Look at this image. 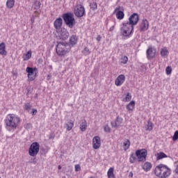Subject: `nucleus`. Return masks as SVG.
Instances as JSON below:
<instances>
[{
    "instance_id": "obj_1",
    "label": "nucleus",
    "mask_w": 178,
    "mask_h": 178,
    "mask_svg": "<svg viewBox=\"0 0 178 178\" xmlns=\"http://www.w3.org/2000/svg\"><path fill=\"white\" fill-rule=\"evenodd\" d=\"M4 122L6 129L8 131H12V130H15L17 126H19V123H20V118L16 116L15 114H9L7 115Z\"/></svg>"
},
{
    "instance_id": "obj_2",
    "label": "nucleus",
    "mask_w": 178,
    "mask_h": 178,
    "mask_svg": "<svg viewBox=\"0 0 178 178\" xmlns=\"http://www.w3.org/2000/svg\"><path fill=\"white\" fill-rule=\"evenodd\" d=\"M154 174L159 178H168L172 175V170L165 164H159L155 168Z\"/></svg>"
},
{
    "instance_id": "obj_3",
    "label": "nucleus",
    "mask_w": 178,
    "mask_h": 178,
    "mask_svg": "<svg viewBox=\"0 0 178 178\" xmlns=\"http://www.w3.org/2000/svg\"><path fill=\"white\" fill-rule=\"evenodd\" d=\"M70 46L66 42H59L57 41V44L56 46V52L58 56H65L67 54L70 52Z\"/></svg>"
},
{
    "instance_id": "obj_4",
    "label": "nucleus",
    "mask_w": 178,
    "mask_h": 178,
    "mask_svg": "<svg viewBox=\"0 0 178 178\" xmlns=\"http://www.w3.org/2000/svg\"><path fill=\"white\" fill-rule=\"evenodd\" d=\"M63 20L65 24L70 29H73L76 26V19H74V15L72 13H66L62 15Z\"/></svg>"
},
{
    "instance_id": "obj_5",
    "label": "nucleus",
    "mask_w": 178,
    "mask_h": 178,
    "mask_svg": "<svg viewBox=\"0 0 178 178\" xmlns=\"http://www.w3.org/2000/svg\"><path fill=\"white\" fill-rule=\"evenodd\" d=\"M134 31V26L127 22L122 23V26L120 28V33L123 37H130L133 34Z\"/></svg>"
},
{
    "instance_id": "obj_6",
    "label": "nucleus",
    "mask_w": 178,
    "mask_h": 178,
    "mask_svg": "<svg viewBox=\"0 0 178 178\" xmlns=\"http://www.w3.org/2000/svg\"><path fill=\"white\" fill-rule=\"evenodd\" d=\"M40 152V143L33 142L29 149V154L30 156H37Z\"/></svg>"
},
{
    "instance_id": "obj_7",
    "label": "nucleus",
    "mask_w": 178,
    "mask_h": 178,
    "mask_svg": "<svg viewBox=\"0 0 178 178\" xmlns=\"http://www.w3.org/2000/svg\"><path fill=\"white\" fill-rule=\"evenodd\" d=\"M74 13L76 17H83L86 16V8L81 4H77L74 10Z\"/></svg>"
},
{
    "instance_id": "obj_8",
    "label": "nucleus",
    "mask_w": 178,
    "mask_h": 178,
    "mask_svg": "<svg viewBox=\"0 0 178 178\" xmlns=\"http://www.w3.org/2000/svg\"><path fill=\"white\" fill-rule=\"evenodd\" d=\"M136 154L138 162H143V161H145V159L147 158V149H138L136 151Z\"/></svg>"
},
{
    "instance_id": "obj_9",
    "label": "nucleus",
    "mask_w": 178,
    "mask_h": 178,
    "mask_svg": "<svg viewBox=\"0 0 178 178\" xmlns=\"http://www.w3.org/2000/svg\"><path fill=\"white\" fill-rule=\"evenodd\" d=\"M138 20H140V17H138V14L134 13L129 17V22H127L128 24H131V26H136L137 23H138Z\"/></svg>"
},
{
    "instance_id": "obj_10",
    "label": "nucleus",
    "mask_w": 178,
    "mask_h": 178,
    "mask_svg": "<svg viewBox=\"0 0 178 178\" xmlns=\"http://www.w3.org/2000/svg\"><path fill=\"white\" fill-rule=\"evenodd\" d=\"M146 55L147 59L149 60L154 59L156 55V49L152 47V46H149L148 49L146 51Z\"/></svg>"
},
{
    "instance_id": "obj_11",
    "label": "nucleus",
    "mask_w": 178,
    "mask_h": 178,
    "mask_svg": "<svg viewBox=\"0 0 178 178\" xmlns=\"http://www.w3.org/2000/svg\"><path fill=\"white\" fill-rule=\"evenodd\" d=\"M121 8L122 7L118 6L115 8V9L113 11V15H115L118 20H123V19H124V12L123 11V10H120Z\"/></svg>"
},
{
    "instance_id": "obj_12",
    "label": "nucleus",
    "mask_w": 178,
    "mask_h": 178,
    "mask_svg": "<svg viewBox=\"0 0 178 178\" xmlns=\"http://www.w3.org/2000/svg\"><path fill=\"white\" fill-rule=\"evenodd\" d=\"M26 72L28 74V79L29 81H30V77H32L34 76L35 73H38V69L37 67H27L26 69Z\"/></svg>"
},
{
    "instance_id": "obj_13",
    "label": "nucleus",
    "mask_w": 178,
    "mask_h": 178,
    "mask_svg": "<svg viewBox=\"0 0 178 178\" xmlns=\"http://www.w3.org/2000/svg\"><path fill=\"white\" fill-rule=\"evenodd\" d=\"M77 42H79V36L76 35H72L67 44L70 45V48L72 49V47L76 45Z\"/></svg>"
},
{
    "instance_id": "obj_14",
    "label": "nucleus",
    "mask_w": 178,
    "mask_h": 178,
    "mask_svg": "<svg viewBox=\"0 0 178 178\" xmlns=\"http://www.w3.org/2000/svg\"><path fill=\"white\" fill-rule=\"evenodd\" d=\"M92 147L94 149H99L101 147V138L95 136L92 139Z\"/></svg>"
},
{
    "instance_id": "obj_15",
    "label": "nucleus",
    "mask_w": 178,
    "mask_h": 178,
    "mask_svg": "<svg viewBox=\"0 0 178 178\" xmlns=\"http://www.w3.org/2000/svg\"><path fill=\"white\" fill-rule=\"evenodd\" d=\"M122 123H123V118L120 116H117L114 122H111V124L113 128L114 127V129H118V127H120V124H122Z\"/></svg>"
},
{
    "instance_id": "obj_16",
    "label": "nucleus",
    "mask_w": 178,
    "mask_h": 178,
    "mask_svg": "<svg viewBox=\"0 0 178 178\" xmlns=\"http://www.w3.org/2000/svg\"><path fill=\"white\" fill-rule=\"evenodd\" d=\"M126 81V76L123 74L119 75L115 80V84L117 87H120L123 83Z\"/></svg>"
},
{
    "instance_id": "obj_17",
    "label": "nucleus",
    "mask_w": 178,
    "mask_h": 178,
    "mask_svg": "<svg viewBox=\"0 0 178 178\" xmlns=\"http://www.w3.org/2000/svg\"><path fill=\"white\" fill-rule=\"evenodd\" d=\"M63 24V19H62L61 17H58L56 19V20L54 22V29L56 30H60L62 29V26Z\"/></svg>"
},
{
    "instance_id": "obj_18",
    "label": "nucleus",
    "mask_w": 178,
    "mask_h": 178,
    "mask_svg": "<svg viewBox=\"0 0 178 178\" xmlns=\"http://www.w3.org/2000/svg\"><path fill=\"white\" fill-rule=\"evenodd\" d=\"M60 40H63V41L67 40L69 38V32L65 29H61L60 35L58 36Z\"/></svg>"
},
{
    "instance_id": "obj_19",
    "label": "nucleus",
    "mask_w": 178,
    "mask_h": 178,
    "mask_svg": "<svg viewBox=\"0 0 178 178\" xmlns=\"http://www.w3.org/2000/svg\"><path fill=\"white\" fill-rule=\"evenodd\" d=\"M149 26V23L148 22V20L143 19L140 24V31H147L148 30Z\"/></svg>"
},
{
    "instance_id": "obj_20",
    "label": "nucleus",
    "mask_w": 178,
    "mask_h": 178,
    "mask_svg": "<svg viewBox=\"0 0 178 178\" xmlns=\"http://www.w3.org/2000/svg\"><path fill=\"white\" fill-rule=\"evenodd\" d=\"M8 54V51H6V44H5V42H1L0 44V55H4L6 56Z\"/></svg>"
},
{
    "instance_id": "obj_21",
    "label": "nucleus",
    "mask_w": 178,
    "mask_h": 178,
    "mask_svg": "<svg viewBox=\"0 0 178 178\" xmlns=\"http://www.w3.org/2000/svg\"><path fill=\"white\" fill-rule=\"evenodd\" d=\"M152 168V164L149 162H146L143 165V169L145 170V172H149Z\"/></svg>"
},
{
    "instance_id": "obj_22",
    "label": "nucleus",
    "mask_w": 178,
    "mask_h": 178,
    "mask_svg": "<svg viewBox=\"0 0 178 178\" xmlns=\"http://www.w3.org/2000/svg\"><path fill=\"white\" fill-rule=\"evenodd\" d=\"M65 126L67 131H70V130H72L74 126V122H73V120H70L67 122Z\"/></svg>"
},
{
    "instance_id": "obj_23",
    "label": "nucleus",
    "mask_w": 178,
    "mask_h": 178,
    "mask_svg": "<svg viewBox=\"0 0 178 178\" xmlns=\"http://www.w3.org/2000/svg\"><path fill=\"white\" fill-rule=\"evenodd\" d=\"M154 129V123L151 122V120H149L147 122V124L145 126V130L146 131H151Z\"/></svg>"
},
{
    "instance_id": "obj_24",
    "label": "nucleus",
    "mask_w": 178,
    "mask_h": 178,
    "mask_svg": "<svg viewBox=\"0 0 178 178\" xmlns=\"http://www.w3.org/2000/svg\"><path fill=\"white\" fill-rule=\"evenodd\" d=\"M160 54H161V56H162V58H165V56H168V55L169 54V51L168 50V48L164 47L161 49L160 51Z\"/></svg>"
},
{
    "instance_id": "obj_25",
    "label": "nucleus",
    "mask_w": 178,
    "mask_h": 178,
    "mask_svg": "<svg viewBox=\"0 0 178 178\" xmlns=\"http://www.w3.org/2000/svg\"><path fill=\"white\" fill-rule=\"evenodd\" d=\"M134 106H136V102L132 100L127 105L126 108L128 111H133Z\"/></svg>"
},
{
    "instance_id": "obj_26",
    "label": "nucleus",
    "mask_w": 178,
    "mask_h": 178,
    "mask_svg": "<svg viewBox=\"0 0 178 178\" xmlns=\"http://www.w3.org/2000/svg\"><path fill=\"white\" fill-rule=\"evenodd\" d=\"M163 158H168V155L163 152L157 153L156 161H161V159H163Z\"/></svg>"
},
{
    "instance_id": "obj_27",
    "label": "nucleus",
    "mask_w": 178,
    "mask_h": 178,
    "mask_svg": "<svg viewBox=\"0 0 178 178\" xmlns=\"http://www.w3.org/2000/svg\"><path fill=\"white\" fill-rule=\"evenodd\" d=\"M80 129L81 131H86L87 130V121L86 120L81 121Z\"/></svg>"
},
{
    "instance_id": "obj_28",
    "label": "nucleus",
    "mask_w": 178,
    "mask_h": 178,
    "mask_svg": "<svg viewBox=\"0 0 178 178\" xmlns=\"http://www.w3.org/2000/svg\"><path fill=\"white\" fill-rule=\"evenodd\" d=\"M130 140L127 139L124 141L123 143V148L124 149V151H127V149H129V148H130Z\"/></svg>"
},
{
    "instance_id": "obj_29",
    "label": "nucleus",
    "mask_w": 178,
    "mask_h": 178,
    "mask_svg": "<svg viewBox=\"0 0 178 178\" xmlns=\"http://www.w3.org/2000/svg\"><path fill=\"white\" fill-rule=\"evenodd\" d=\"M137 161L136 153H131L129 157L130 163H134Z\"/></svg>"
},
{
    "instance_id": "obj_30",
    "label": "nucleus",
    "mask_w": 178,
    "mask_h": 178,
    "mask_svg": "<svg viewBox=\"0 0 178 178\" xmlns=\"http://www.w3.org/2000/svg\"><path fill=\"white\" fill-rule=\"evenodd\" d=\"M15 6V0H7L6 1V7L8 9H12Z\"/></svg>"
},
{
    "instance_id": "obj_31",
    "label": "nucleus",
    "mask_w": 178,
    "mask_h": 178,
    "mask_svg": "<svg viewBox=\"0 0 178 178\" xmlns=\"http://www.w3.org/2000/svg\"><path fill=\"white\" fill-rule=\"evenodd\" d=\"M31 108H32V106L29 102L25 103L23 106V108L24 109V111H26V112H30V111H31Z\"/></svg>"
},
{
    "instance_id": "obj_32",
    "label": "nucleus",
    "mask_w": 178,
    "mask_h": 178,
    "mask_svg": "<svg viewBox=\"0 0 178 178\" xmlns=\"http://www.w3.org/2000/svg\"><path fill=\"white\" fill-rule=\"evenodd\" d=\"M82 54L83 55H85V56H87L90 55V54H91V51H90V49H88V47H85L82 50Z\"/></svg>"
},
{
    "instance_id": "obj_33",
    "label": "nucleus",
    "mask_w": 178,
    "mask_h": 178,
    "mask_svg": "<svg viewBox=\"0 0 178 178\" xmlns=\"http://www.w3.org/2000/svg\"><path fill=\"white\" fill-rule=\"evenodd\" d=\"M121 63L126 65L129 62V58L127 56H122L120 58Z\"/></svg>"
},
{
    "instance_id": "obj_34",
    "label": "nucleus",
    "mask_w": 178,
    "mask_h": 178,
    "mask_svg": "<svg viewBox=\"0 0 178 178\" xmlns=\"http://www.w3.org/2000/svg\"><path fill=\"white\" fill-rule=\"evenodd\" d=\"M90 7L92 10H97L98 8V4H97V2H92L90 4Z\"/></svg>"
},
{
    "instance_id": "obj_35",
    "label": "nucleus",
    "mask_w": 178,
    "mask_h": 178,
    "mask_svg": "<svg viewBox=\"0 0 178 178\" xmlns=\"http://www.w3.org/2000/svg\"><path fill=\"white\" fill-rule=\"evenodd\" d=\"M124 102H129V101H131V94L130 92H127L125 98L123 99Z\"/></svg>"
},
{
    "instance_id": "obj_36",
    "label": "nucleus",
    "mask_w": 178,
    "mask_h": 178,
    "mask_svg": "<svg viewBox=\"0 0 178 178\" xmlns=\"http://www.w3.org/2000/svg\"><path fill=\"white\" fill-rule=\"evenodd\" d=\"M115 169L113 168H110L109 170L107 172V176L108 177H111V176H113V172Z\"/></svg>"
},
{
    "instance_id": "obj_37",
    "label": "nucleus",
    "mask_w": 178,
    "mask_h": 178,
    "mask_svg": "<svg viewBox=\"0 0 178 178\" xmlns=\"http://www.w3.org/2000/svg\"><path fill=\"white\" fill-rule=\"evenodd\" d=\"M26 58L24 60H29L31 58V50H29L25 55Z\"/></svg>"
},
{
    "instance_id": "obj_38",
    "label": "nucleus",
    "mask_w": 178,
    "mask_h": 178,
    "mask_svg": "<svg viewBox=\"0 0 178 178\" xmlns=\"http://www.w3.org/2000/svg\"><path fill=\"white\" fill-rule=\"evenodd\" d=\"M34 5L35 9H40L41 8V2L40 1H35Z\"/></svg>"
},
{
    "instance_id": "obj_39",
    "label": "nucleus",
    "mask_w": 178,
    "mask_h": 178,
    "mask_svg": "<svg viewBox=\"0 0 178 178\" xmlns=\"http://www.w3.org/2000/svg\"><path fill=\"white\" fill-rule=\"evenodd\" d=\"M165 73L166 74H172V67L168 66L165 69Z\"/></svg>"
},
{
    "instance_id": "obj_40",
    "label": "nucleus",
    "mask_w": 178,
    "mask_h": 178,
    "mask_svg": "<svg viewBox=\"0 0 178 178\" xmlns=\"http://www.w3.org/2000/svg\"><path fill=\"white\" fill-rule=\"evenodd\" d=\"M104 130L105 133H110L111 132V127L108 124H106L104 127Z\"/></svg>"
},
{
    "instance_id": "obj_41",
    "label": "nucleus",
    "mask_w": 178,
    "mask_h": 178,
    "mask_svg": "<svg viewBox=\"0 0 178 178\" xmlns=\"http://www.w3.org/2000/svg\"><path fill=\"white\" fill-rule=\"evenodd\" d=\"M177 140H178V131H176L174 133V135L172 136V140L173 141H177Z\"/></svg>"
},
{
    "instance_id": "obj_42",
    "label": "nucleus",
    "mask_w": 178,
    "mask_h": 178,
    "mask_svg": "<svg viewBox=\"0 0 178 178\" xmlns=\"http://www.w3.org/2000/svg\"><path fill=\"white\" fill-rule=\"evenodd\" d=\"M37 73L38 72H35V74L32 75L31 77H30L29 81H34V80H35V79L37 78Z\"/></svg>"
},
{
    "instance_id": "obj_43",
    "label": "nucleus",
    "mask_w": 178,
    "mask_h": 178,
    "mask_svg": "<svg viewBox=\"0 0 178 178\" xmlns=\"http://www.w3.org/2000/svg\"><path fill=\"white\" fill-rule=\"evenodd\" d=\"M37 112H38L37 111L36 108H32V111L31 112V115H32V116H35V115H37Z\"/></svg>"
},
{
    "instance_id": "obj_44",
    "label": "nucleus",
    "mask_w": 178,
    "mask_h": 178,
    "mask_svg": "<svg viewBox=\"0 0 178 178\" xmlns=\"http://www.w3.org/2000/svg\"><path fill=\"white\" fill-rule=\"evenodd\" d=\"M24 127H25V129L29 130V129H30L33 127V124H31V123H28V124L24 125Z\"/></svg>"
},
{
    "instance_id": "obj_45",
    "label": "nucleus",
    "mask_w": 178,
    "mask_h": 178,
    "mask_svg": "<svg viewBox=\"0 0 178 178\" xmlns=\"http://www.w3.org/2000/svg\"><path fill=\"white\" fill-rule=\"evenodd\" d=\"M81 169L80 165H75V172H80Z\"/></svg>"
},
{
    "instance_id": "obj_46",
    "label": "nucleus",
    "mask_w": 178,
    "mask_h": 178,
    "mask_svg": "<svg viewBox=\"0 0 178 178\" xmlns=\"http://www.w3.org/2000/svg\"><path fill=\"white\" fill-rule=\"evenodd\" d=\"M26 91H27L26 95H29V94H31L33 92L31 88H29V87L26 88Z\"/></svg>"
},
{
    "instance_id": "obj_47",
    "label": "nucleus",
    "mask_w": 178,
    "mask_h": 178,
    "mask_svg": "<svg viewBox=\"0 0 178 178\" xmlns=\"http://www.w3.org/2000/svg\"><path fill=\"white\" fill-rule=\"evenodd\" d=\"M49 140H52L55 138V136H54V134H50L49 136Z\"/></svg>"
},
{
    "instance_id": "obj_48",
    "label": "nucleus",
    "mask_w": 178,
    "mask_h": 178,
    "mask_svg": "<svg viewBox=\"0 0 178 178\" xmlns=\"http://www.w3.org/2000/svg\"><path fill=\"white\" fill-rule=\"evenodd\" d=\"M102 39V37L100 36V35H97L96 40L97 41H98V42H99V41H101V40Z\"/></svg>"
},
{
    "instance_id": "obj_49",
    "label": "nucleus",
    "mask_w": 178,
    "mask_h": 178,
    "mask_svg": "<svg viewBox=\"0 0 178 178\" xmlns=\"http://www.w3.org/2000/svg\"><path fill=\"white\" fill-rule=\"evenodd\" d=\"M51 77H52V75H51V74L47 75V80L48 81H49V80H51Z\"/></svg>"
},
{
    "instance_id": "obj_50",
    "label": "nucleus",
    "mask_w": 178,
    "mask_h": 178,
    "mask_svg": "<svg viewBox=\"0 0 178 178\" xmlns=\"http://www.w3.org/2000/svg\"><path fill=\"white\" fill-rule=\"evenodd\" d=\"M113 30H115V26H112L111 28H110V31H113Z\"/></svg>"
},
{
    "instance_id": "obj_51",
    "label": "nucleus",
    "mask_w": 178,
    "mask_h": 178,
    "mask_svg": "<svg viewBox=\"0 0 178 178\" xmlns=\"http://www.w3.org/2000/svg\"><path fill=\"white\" fill-rule=\"evenodd\" d=\"M133 176H134L133 172H130L129 175V177H133Z\"/></svg>"
},
{
    "instance_id": "obj_52",
    "label": "nucleus",
    "mask_w": 178,
    "mask_h": 178,
    "mask_svg": "<svg viewBox=\"0 0 178 178\" xmlns=\"http://www.w3.org/2000/svg\"><path fill=\"white\" fill-rule=\"evenodd\" d=\"M108 178H115V174H113V175H111L110 177H108Z\"/></svg>"
},
{
    "instance_id": "obj_53",
    "label": "nucleus",
    "mask_w": 178,
    "mask_h": 178,
    "mask_svg": "<svg viewBox=\"0 0 178 178\" xmlns=\"http://www.w3.org/2000/svg\"><path fill=\"white\" fill-rule=\"evenodd\" d=\"M175 172L177 173V175H178V165L177 166V168L175 169Z\"/></svg>"
},
{
    "instance_id": "obj_54",
    "label": "nucleus",
    "mask_w": 178,
    "mask_h": 178,
    "mask_svg": "<svg viewBox=\"0 0 178 178\" xmlns=\"http://www.w3.org/2000/svg\"><path fill=\"white\" fill-rule=\"evenodd\" d=\"M58 170H60V169H62V166L58 165Z\"/></svg>"
},
{
    "instance_id": "obj_55",
    "label": "nucleus",
    "mask_w": 178,
    "mask_h": 178,
    "mask_svg": "<svg viewBox=\"0 0 178 178\" xmlns=\"http://www.w3.org/2000/svg\"><path fill=\"white\" fill-rule=\"evenodd\" d=\"M38 97V94L36 93V94L35 95V98H37Z\"/></svg>"
},
{
    "instance_id": "obj_56",
    "label": "nucleus",
    "mask_w": 178,
    "mask_h": 178,
    "mask_svg": "<svg viewBox=\"0 0 178 178\" xmlns=\"http://www.w3.org/2000/svg\"><path fill=\"white\" fill-rule=\"evenodd\" d=\"M49 69H52V65H49Z\"/></svg>"
}]
</instances>
